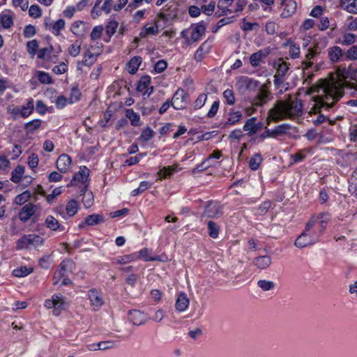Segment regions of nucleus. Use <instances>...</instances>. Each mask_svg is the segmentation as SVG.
<instances>
[{
  "instance_id": "nucleus-39",
  "label": "nucleus",
  "mask_w": 357,
  "mask_h": 357,
  "mask_svg": "<svg viewBox=\"0 0 357 357\" xmlns=\"http://www.w3.org/2000/svg\"><path fill=\"white\" fill-rule=\"evenodd\" d=\"M142 63V58L140 56H134L128 63V70L131 74H135Z\"/></svg>"
},
{
  "instance_id": "nucleus-12",
  "label": "nucleus",
  "mask_w": 357,
  "mask_h": 357,
  "mask_svg": "<svg viewBox=\"0 0 357 357\" xmlns=\"http://www.w3.org/2000/svg\"><path fill=\"white\" fill-rule=\"evenodd\" d=\"M112 10V2L111 0H105L102 4H101V0H97L94 6L93 7L91 14L93 19L98 17L102 13L108 14Z\"/></svg>"
},
{
  "instance_id": "nucleus-17",
  "label": "nucleus",
  "mask_w": 357,
  "mask_h": 357,
  "mask_svg": "<svg viewBox=\"0 0 357 357\" xmlns=\"http://www.w3.org/2000/svg\"><path fill=\"white\" fill-rule=\"evenodd\" d=\"M89 31L87 24L82 20L75 21L70 26V31L77 37H83Z\"/></svg>"
},
{
  "instance_id": "nucleus-50",
  "label": "nucleus",
  "mask_w": 357,
  "mask_h": 357,
  "mask_svg": "<svg viewBox=\"0 0 357 357\" xmlns=\"http://www.w3.org/2000/svg\"><path fill=\"white\" fill-rule=\"evenodd\" d=\"M357 36L351 33H345L342 36V40L340 42L341 45L348 46L353 45L356 41Z\"/></svg>"
},
{
  "instance_id": "nucleus-34",
  "label": "nucleus",
  "mask_w": 357,
  "mask_h": 357,
  "mask_svg": "<svg viewBox=\"0 0 357 357\" xmlns=\"http://www.w3.org/2000/svg\"><path fill=\"white\" fill-rule=\"evenodd\" d=\"M343 55V51L339 46H333L328 50L329 59L333 62H337Z\"/></svg>"
},
{
  "instance_id": "nucleus-43",
  "label": "nucleus",
  "mask_w": 357,
  "mask_h": 357,
  "mask_svg": "<svg viewBox=\"0 0 357 357\" xmlns=\"http://www.w3.org/2000/svg\"><path fill=\"white\" fill-rule=\"evenodd\" d=\"M178 165H175L173 166L163 167L158 172V175L161 178H166L170 176L174 172L177 170Z\"/></svg>"
},
{
  "instance_id": "nucleus-13",
  "label": "nucleus",
  "mask_w": 357,
  "mask_h": 357,
  "mask_svg": "<svg viewBox=\"0 0 357 357\" xmlns=\"http://www.w3.org/2000/svg\"><path fill=\"white\" fill-rule=\"evenodd\" d=\"M222 214V207L217 202H208L204 207L203 215L208 218H218Z\"/></svg>"
},
{
  "instance_id": "nucleus-45",
  "label": "nucleus",
  "mask_w": 357,
  "mask_h": 357,
  "mask_svg": "<svg viewBox=\"0 0 357 357\" xmlns=\"http://www.w3.org/2000/svg\"><path fill=\"white\" fill-rule=\"evenodd\" d=\"M80 195H83L82 202L86 208H89L93 202V195L91 192H88L85 188L82 192L80 190Z\"/></svg>"
},
{
  "instance_id": "nucleus-6",
  "label": "nucleus",
  "mask_w": 357,
  "mask_h": 357,
  "mask_svg": "<svg viewBox=\"0 0 357 357\" xmlns=\"http://www.w3.org/2000/svg\"><path fill=\"white\" fill-rule=\"evenodd\" d=\"M33 110L34 100L33 98H29L25 105L22 107L9 106L7 109L8 112L13 116L14 119L19 117L27 118L33 113Z\"/></svg>"
},
{
  "instance_id": "nucleus-27",
  "label": "nucleus",
  "mask_w": 357,
  "mask_h": 357,
  "mask_svg": "<svg viewBox=\"0 0 357 357\" xmlns=\"http://www.w3.org/2000/svg\"><path fill=\"white\" fill-rule=\"evenodd\" d=\"M189 303L190 301L187 295L183 292L180 293L178 295L176 301V310H178V312H183L188 307Z\"/></svg>"
},
{
  "instance_id": "nucleus-54",
  "label": "nucleus",
  "mask_w": 357,
  "mask_h": 357,
  "mask_svg": "<svg viewBox=\"0 0 357 357\" xmlns=\"http://www.w3.org/2000/svg\"><path fill=\"white\" fill-rule=\"evenodd\" d=\"M289 44V54L292 59L298 58L300 56V47L290 40H288L286 45Z\"/></svg>"
},
{
  "instance_id": "nucleus-18",
  "label": "nucleus",
  "mask_w": 357,
  "mask_h": 357,
  "mask_svg": "<svg viewBox=\"0 0 357 357\" xmlns=\"http://www.w3.org/2000/svg\"><path fill=\"white\" fill-rule=\"evenodd\" d=\"M256 117H252L246 121L243 126V130L247 131L249 136L256 134L263 128L261 122L256 123Z\"/></svg>"
},
{
  "instance_id": "nucleus-46",
  "label": "nucleus",
  "mask_w": 357,
  "mask_h": 357,
  "mask_svg": "<svg viewBox=\"0 0 357 357\" xmlns=\"http://www.w3.org/2000/svg\"><path fill=\"white\" fill-rule=\"evenodd\" d=\"M262 161V157L259 153H255L252 156L249 161V166L252 170H257L259 169L260 164Z\"/></svg>"
},
{
  "instance_id": "nucleus-60",
  "label": "nucleus",
  "mask_w": 357,
  "mask_h": 357,
  "mask_svg": "<svg viewBox=\"0 0 357 357\" xmlns=\"http://www.w3.org/2000/svg\"><path fill=\"white\" fill-rule=\"evenodd\" d=\"M223 97L227 105H233L235 103V96L232 89H226L223 92Z\"/></svg>"
},
{
  "instance_id": "nucleus-61",
  "label": "nucleus",
  "mask_w": 357,
  "mask_h": 357,
  "mask_svg": "<svg viewBox=\"0 0 357 357\" xmlns=\"http://www.w3.org/2000/svg\"><path fill=\"white\" fill-rule=\"evenodd\" d=\"M38 48V43L36 40H29L26 43V49L28 53L33 56L36 52Z\"/></svg>"
},
{
  "instance_id": "nucleus-22",
  "label": "nucleus",
  "mask_w": 357,
  "mask_h": 357,
  "mask_svg": "<svg viewBox=\"0 0 357 357\" xmlns=\"http://www.w3.org/2000/svg\"><path fill=\"white\" fill-rule=\"evenodd\" d=\"M36 206L33 204H27L22 207L19 213V218L21 221L25 222L34 214Z\"/></svg>"
},
{
  "instance_id": "nucleus-19",
  "label": "nucleus",
  "mask_w": 357,
  "mask_h": 357,
  "mask_svg": "<svg viewBox=\"0 0 357 357\" xmlns=\"http://www.w3.org/2000/svg\"><path fill=\"white\" fill-rule=\"evenodd\" d=\"M128 319L133 325L139 326L144 324L147 319V316L139 310H132L128 312Z\"/></svg>"
},
{
  "instance_id": "nucleus-49",
  "label": "nucleus",
  "mask_w": 357,
  "mask_h": 357,
  "mask_svg": "<svg viewBox=\"0 0 357 357\" xmlns=\"http://www.w3.org/2000/svg\"><path fill=\"white\" fill-rule=\"evenodd\" d=\"M207 225L208 235L213 238H218L220 231V227L218 225V224L213 221L210 220L208 222Z\"/></svg>"
},
{
  "instance_id": "nucleus-47",
  "label": "nucleus",
  "mask_w": 357,
  "mask_h": 357,
  "mask_svg": "<svg viewBox=\"0 0 357 357\" xmlns=\"http://www.w3.org/2000/svg\"><path fill=\"white\" fill-rule=\"evenodd\" d=\"M290 128L291 126L286 123L275 126L273 129L271 130L273 137L287 133Z\"/></svg>"
},
{
  "instance_id": "nucleus-31",
  "label": "nucleus",
  "mask_w": 357,
  "mask_h": 357,
  "mask_svg": "<svg viewBox=\"0 0 357 357\" xmlns=\"http://www.w3.org/2000/svg\"><path fill=\"white\" fill-rule=\"evenodd\" d=\"M271 264V258L268 255L259 256L253 259V264L261 270L267 268Z\"/></svg>"
},
{
  "instance_id": "nucleus-9",
  "label": "nucleus",
  "mask_w": 357,
  "mask_h": 357,
  "mask_svg": "<svg viewBox=\"0 0 357 357\" xmlns=\"http://www.w3.org/2000/svg\"><path fill=\"white\" fill-rule=\"evenodd\" d=\"M89 176V169L85 166L80 167L79 171L74 174L70 183L68 184V187L80 185L79 188L82 192L86 188V182L87 181Z\"/></svg>"
},
{
  "instance_id": "nucleus-55",
  "label": "nucleus",
  "mask_w": 357,
  "mask_h": 357,
  "mask_svg": "<svg viewBox=\"0 0 357 357\" xmlns=\"http://www.w3.org/2000/svg\"><path fill=\"white\" fill-rule=\"evenodd\" d=\"M81 96V93L79 89L77 86H73L71 89L70 96L68 100V102L70 104H73L75 102H77Z\"/></svg>"
},
{
  "instance_id": "nucleus-26",
  "label": "nucleus",
  "mask_w": 357,
  "mask_h": 357,
  "mask_svg": "<svg viewBox=\"0 0 357 357\" xmlns=\"http://www.w3.org/2000/svg\"><path fill=\"white\" fill-rule=\"evenodd\" d=\"M313 218L316 220L317 231L320 234V236H321L330 220V215L328 213H321L317 218Z\"/></svg>"
},
{
  "instance_id": "nucleus-3",
  "label": "nucleus",
  "mask_w": 357,
  "mask_h": 357,
  "mask_svg": "<svg viewBox=\"0 0 357 357\" xmlns=\"http://www.w3.org/2000/svg\"><path fill=\"white\" fill-rule=\"evenodd\" d=\"M320 237V234L317 231L316 220L312 218L306 223L304 231L296 239L294 245L298 248H303L315 244Z\"/></svg>"
},
{
  "instance_id": "nucleus-57",
  "label": "nucleus",
  "mask_w": 357,
  "mask_h": 357,
  "mask_svg": "<svg viewBox=\"0 0 357 357\" xmlns=\"http://www.w3.org/2000/svg\"><path fill=\"white\" fill-rule=\"evenodd\" d=\"M32 271V268H28L26 266H20V268L14 269L13 271V274L15 277L20 278L27 276Z\"/></svg>"
},
{
  "instance_id": "nucleus-10",
  "label": "nucleus",
  "mask_w": 357,
  "mask_h": 357,
  "mask_svg": "<svg viewBox=\"0 0 357 357\" xmlns=\"http://www.w3.org/2000/svg\"><path fill=\"white\" fill-rule=\"evenodd\" d=\"M74 267V262L71 259L63 260L54 273L53 284H57L60 279L67 277L68 273L72 272Z\"/></svg>"
},
{
  "instance_id": "nucleus-64",
  "label": "nucleus",
  "mask_w": 357,
  "mask_h": 357,
  "mask_svg": "<svg viewBox=\"0 0 357 357\" xmlns=\"http://www.w3.org/2000/svg\"><path fill=\"white\" fill-rule=\"evenodd\" d=\"M356 190H357V168L353 172L351 181L349 184V191L350 192H354Z\"/></svg>"
},
{
  "instance_id": "nucleus-37",
  "label": "nucleus",
  "mask_w": 357,
  "mask_h": 357,
  "mask_svg": "<svg viewBox=\"0 0 357 357\" xmlns=\"http://www.w3.org/2000/svg\"><path fill=\"white\" fill-rule=\"evenodd\" d=\"M89 298L92 305L95 307H100L102 304V298L99 296L98 292L95 289H91L88 293Z\"/></svg>"
},
{
  "instance_id": "nucleus-20",
  "label": "nucleus",
  "mask_w": 357,
  "mask_h": 357,
  "mask_svg": "<svg viewBox=\"0 0 357 357\" xmlns=\"http://www.w3.org/2000/svg\"><path fill=\"white\" fill-rule=\"evenodd\" d=\"M268 54L269 50L268 49L259 50L252 54L250 56V65L254 68L258 67Z\"/></svg>"
},
{
  "instance_id": "nucleus-11",
  "label": "nucleus",
  "mask_w": 357,
  "mask_h": 357,
  "mask_svg": "<svg viewBox=\"0 0 357 357\" xmlns=\"http://www.w3.org/2000/svg\"><path fill=\"white\" fill-rule=\"evenodd\" d=\"M178 4L175 1L169 2L163 8V11L158 14V17L163 20H172L178 15Z\"/></svg>"
},
{
  "instance_id": "nucleus-4",
  "label": "nucleus",
  "mask_w": 357,
  "mask_h": 357,
  "mask_svg": "<svg viewBox=\"0 0 357 357\" xmlns=\"http://www.w3.org/2000/svg\"><path fill=\"white\" fill-rule=\"evenodd\" d=\"M327 43L328 41L326 38H320L314 41L313 47L308 49V52L305 56L306 60L302 62L303 68L309 69L312 66L313 63L311 60L326 47Z\"/></svg>"
},
{
  "instance_id": "nucleus-7",
  "label": "nucleus",
  "mask_w": 357,
  "mask_h": 357,
  "mask_svg": "<svg viewBox=\"0 0 357 357\" xmlns=\"http://www.w3.org/2000/svg\"><path fill=\"white\" fill-rule=\"evenodd\" d=\"M44 305L47 309L53 308V314L55 316L60 315L62 310L67 307L64 297L61 294H54L51 299H47Z\"/></svg>"
},
{
  "instance_id": "nucleus-15",
  "label": "nucleus",
  "mask_w": 357,
  "mask_h": 357,
  "mask_svg": "<svg viewBox=\"0 0 357 357\" xmlns=\"http://www.w3.org/2000/svg\"><path fill=\"white\" fill-rule=\"evenodd\" d=\"M206 26L203 22L197 24L192 29L191 36L188 39V43L192 45L200 40L205 35Z\"/></svg>"
},
{
  "instance_id": "nucleus-63",
  "label": "nucleus",
  "mask_w": 357,
  "mask_h": 357,
  "mask_svg": "<svg viewBox=\"0 0 357 357\" xmlns=\"http://www.w3.org/2000/svg\"><path fill=\"white\" fill-rule=\"evenodd\" d=\"M345 56L349 61L357 60V45L349 48L346 52Z\"/></svg>"
},
{
  "instance_id": "nucleus-14",
  "label": "nucleus",
  "mask_w": 357,
  "mask_h": 357,
  "mask_svg": "<svg viewBox=\"0 0 357 357\" xmlns=\"http://www.w3.org/2000/svg\"><path fill=\"white\" fill-rule=\"evenodd\" d=\"M185 98L186 93L183 89H179L174 94L171 105L175 109H182L186 105Z\"/></svg>"
},
{
  "instance_id": "nucleus-23",
  "label": "nucleus",
  "mask_w": 357,
  "mask_h": 357,
  "mask_svg": "<svg viewBox=\"0 0 357 357\" xmlns=\"http://www.w3.org/2000/svg\"><path fill=\"white\" fill-rule=\"evenodd\" d=\"M71 158L67 154H61L58 158L56 165L61 172H66L70 168Z\"/></svg>"
},
{
  "instance_id": "nucleus-30",
  "label": "nucleus",
  "mask_w": 357,
  "mask_h": 357,
  "mask_svg": "<svg viewBox=\"0 0 357 357\" xmlns=\"http://www.w3.org/2000/svg\"><path fill=\"white\" fill-rule=\"evenodd\" d=\"M340 6L348 13L357 15V0H340Z\"/></svg>"
},
{
  "instance_id": "nucleus-32",
  "label": "nucleus",
  "mask_w": 357,
  "mask_h": 357,
  "mask_svg": "<svg viewBox=\"0 0 357 357\" xmlns=\"http://www.w3.org/2000/svg\"><path fill=\"white\" fill-rule=\"evenodd\" d=\"M297 4L294 0H288L284 3V8L281 13V17L287 18L291 16L296 10Z\"/></svg>"
},
{
  "instance_id": "nucleus-38",
  "label": "nucleus",
  "mask_w": 357,
  "mask_h": 357,
  "mask_svg": "<svg viewBox=\"0 0 357 357\" xmlns=\"http://www.w3.org/2000/svg\"><path fill=\"white\" fill-rule=\"evenodd\" d=\"M25 169L23 166L18 165L11 173L10 180L15 183H18L23 177Z\"/></svg>"
},
{
  "instance_id": "nucleus-28",
  "label": "nucleus",
  "mask_w": 357,
  "mask_h": 357,
  "mask_svg": "<svg viewBox=\"0 0 357 357\" xmlns=\"http://www.w3.org/2000/svg\"><path fill=\"white\" fill-rule=\"evenodd\" d=\"M103 222V218L98 214L89 215L85 218L84 221L79 224V227H84L86 225L94 226Z\"/></svg>"
},
{
  "instance_id": "nucleus-21",
  "label": "nucleus",
  "mask_w": 357,
  "mask_h": 357,
  "mask_svg": "<svg viewBox=\"0 0 357 357\" xmlns=\"http://www.w3.org/2000/svg\"><path fill=\"white\" fill-rule=\"evenodd\" d=\"M65 26L66 22L63 19H59L49 24L47 22L45 23L46 29H47L56 36L61 35V31L64 29Z\"/></svg>"
},
{
  "instance_id": "nucleus-29",
  "label": "nucleus",
  "mask_w": 357,
  "mask_h": 357,
  "mask_svg": "<svg viewBox=\"0 0 357 357\" xmlns=\"http://www.w3.org/2000/svg\"><path fill=\"white\" fill-rule=\"evenodd\" d=\"M159 33V26L158 24V21H154V24L151 26H147L145 25L141 31L139 32V37L142 38H146L149 35L155 36Z\"/></svg>"
},
{
  "instance_id": "nucleus-41",
  "label": "nucleus",
  "mask_w": 357,
  "mask_h": 357,
  "mask_svg": "<svg viewBox=\"0 0 357 357\" xmlns=\"http://www.w3.org/2000/svg\"><path fill=\"white\" fill-rule=\"evenodd\" d=\"M126 116L130 121L132 126H139L141 125L139 115L132 109H127L126 111Z\"/></svg>"
},
{
  "instance_id": "nucleus-33",
  "label": "nucleus",
  "mask_w": 357,
  "mask_h": 357,
  "mask_svg": "<svg viewBox=\"0 0 357 357\" xmlns=\"http://www.w3.org/2000/svg\"><path fill=\"white\" fill-rule=\"evenodd\" d=\"M0 20L1 26L4 29L10 28L13 25V13L11 10L1 13L0 14Z\"/></svg>"
},
{
  "instance_id": "nucleus-62",
  "label": "nucleus",
  "mask_w": 357,
  "mask_h": 357,
  "mask_svg": "<svg viewBox=\"0 0 357 357\" xmlns=\"http://www.w3.org/2000/svg\"><path fill=\"white\" fill-rule=\"evenodd\" d=\"M215 6V1H211L208 4L202 6L201 10L204 14H206L208 16H210L214 12Z\"/></svg>"
},
{
  "instance_id": "nucleus-59",
  "label": "nucleus",
  "mask_w": 357,
  "mask_h": 357,
  "mask_svg": "<svg viewBox=\"0 0 357 357\" xmlns=\"http://www.w3.org/2000/svg\"><path fill=\"white\" fill-rule=\"evenodd\" d=\"M234 21V17H224L221 20H220L218 23L216 24V26L213 29V32L216 33L219 29L225 25L229 24Z\"/></svg>"
},
{
  "instance_id": "nucleus-56",
  "label": "nucleus",
  "mask_w": 357,
  "mask_h": 357,
  "mask_svg": "<svg viewBox=\"0 0 357 357\" xmlns=\"http://www.w3.org/2000/svg\"><path fill=\"white\" fill-rule=\"evenodd\" d=\"M30 197L31 192L29 190H26L15 197V203L17 205H22L23 204L26 202Z\"/></svg>"
},
{
  "instance_id": "nucleus-16",
  "label": "nucleus",
  "mask_w": 357,
  "mask_h": 357,
  "mask_svg": "<svg viewBox=\"0 0 357 357\" xmlns=\"http://www.w3.org/2000/svg\"><path fill=\"white\" fill-rule=\"evenodd\" d=\"M270 92L265 85H261L258 89V93L253 99V104L255 106H263L269 100Z\"/></svg>"
},
{
  "instance_id": "nucleus-35",
  "label": "nucleus",
  "mask_w": 357,
  "mask_h": 357,
  "mask_svg": "<svg viewBox=\"0 0 357 357\" xmlns=\"http://www.w3.org/2000/svg\"><path fill=\"white\" fill-rule=\"evenodd\" d=\"M210 49L211 45L208 43V41H204L195 52L194 59L197 61H201L204 58V55L206 54L210 50Z\"/></svg>"
},
{
  "instance_id": "nucleus-1",
  "label": "nucleus",
  "mask_w": 357,
  "mask_h": 357,
  "mask_svg": "<svg viewBox=\"0 0 357 357\" xmlns=\"http://www.w3.org/2000/svg\"><path fill=\"white\" fill-rule=\"evenodd\" d=\"M347 89L353 96H357V68H338L336 77L324 84L321 96L317 104L319 107H331L338 102Z\"/></svg>"
},
{
  "instance_id": "nucleus-52",
  "label": "nucleus",
  "mask_w": 357,
  "mask_h": 357,
  "mask_svg": "<svg viewBox=\"0 0 357 357\" xmlns=\"http://www.w3.org/2000/svg\"><path fill=\"white\" fill-rule=\"evenodd\" d=\"M139 257L145 261H158L159 257H153L151 256V251L147 248H143L139 252Z\"/></svg>"
},
{
  "instance_id": "nucleus-40",
  "label": "nucleus",
  "mask_w": 357,
  "mask_h": 357,
  "mask_svg": "<svg viewBox=\"0 0 357 357\" xmlns=\"http://www.w3.org/2000/svg\"><path fill=\"white\" fill-rule=\"evenodd\" d=\"M78 208V202L75 199H72L69 201L66 204V213L68 217H73L77 213Z\"/></svg>"
},
{
  "instance_id": "nucleus-5",
  "label": "nucleus",
  "mask_w": 357,
  "mask_h": 357,
  "mask_svg": "<svg viewBox=\"0 0 357 357\" xmlns=\"http://www.w3.org/2000/svg\"><path fill=\"white\" fill-rule=\"evenodd\" d=\"M44 243V238L35 234L24 235L16 243L18 250L29 249L31 247L35 248L40 247Z\"/></svg>"
},
{
  "instance_id": "nucleus-2",
  "label": "nucleus",
  "mask_w": 357,
  "mask_h": 357,
  "mask_svg": "<svg viewBox=\"0 0 357 357\" xmlns=\"http://www.w3.org/2000/svg\"><path fill=\"white\" fill-rule=\"evenodd\" d=\"M303 114V104L298 98H289L284 100H278L269 110L268 120L279 121L286 119H294Z\"/></svg>"
},
{
  "instance_id": "nucleus-58",
  "label": "nucleus",
  "mask_w": 357,
  "mask_h": 357,
  "mask_svg": "<svg viewBox=\"0 0 357 357\" xmlns=\"http://www.w3.org/2000/svg\"><path fill=\"white\" fill-rule=\"evenodd\" d=\"M81 50V43L78 40H76L74 43L70 45L68 47V54L73 56L76 57L79 55Z\"/></svg>"
},
{
  "instance_id": "nucleus-36",
  "label": "nucleus",
  "mask_w": 357,
  "mask_h": 357,
  "mask_svg": "<svg viewBox=\"0 0 357 357\" xmlns=\"http://www.w3.org/2000/svg\"><path fill=\"white\" fill-rule=\"evenodd\" d=\"M274 68L276 69V75L284 77L289 70V64L282 59H279L274 62Z\"/></svg>"
},
{
  "instance_id": "nucleus-25",
  "label": "nucleus",
  "mask_w": 357,
  "mask_h": 357,
  "mask_svg": "<svg viewBox=\"0 0 357 357\" xmlns=\"http://www.w3.org/2000/svg\"><path fill=\"white\" fill-rule=\"evenodd\" d=\"M45 226L53 231H63L65 230L63 225H61L59 222L52 215H47L45 220Z\"/></svg>"
},
{
  "instance_id": "nucleus-44",
  "label": "nucleus",
  "mask_w": 357,
  "mask_h": 357,
  "mask_svg": "<svg viewBox=\"0 0 357 357\" xmlns=\"http://www.w3.org/2000/svg\"><path fill=\"white\" fill-rule=\"evenodd\" d=\"M41 125V120L33 119L25 123L24 129L28 133H33L35 130L38 129Z\"/></svg>"
},
{
  "instance_id": "nucleus-24",
  "label": "nucleus",
  "mask_w": 357,
  "mask_h": 357,
  "mask_svg": "<svg viewBox=\"0 0 357 357\" xmlns=\"http://www.w3.org/2000/svg\"><path fill=\"white\" fill-rule=\"evenodd\" d=\"M151 84V77L149 75L142 76L137 86V91L143 92L144 94L149 96L153 92V87H149Z\"/></svg>"
},
{
  "instance_id": "nucleus-51",
  "label": "nucleus",
  "mask_w": 357,
  "mask_h": 357,
  "mask_svg": "<svg viewBox=\"0 0 357 357\" xmlns=\"http://www.w3.org/2000/svg\"><path fill=\"white\" fill-rule=\"evenodd\" d=\"M151 185H152V183L151 182H149V181H142L139 183L138 188H137L136 189L133 190L131 192V195L132 196H137V195L142 194L145 190L149 189L151 186Z\"/></svg>"
},
{
  "instance_id": "nucleus-53",
  "label": "nucleus",
  "mask_w": 357,
  "mask_h": 357,
  "mask_svg": "<svg viewBox=\"0 0 357 357\" xmlns=\"http://www.w3.org/2000/svg\"><path fill=\"white\" fill-rule=\"evenodd\" d=\"M257 286L263 291H270L275 288V284L273 281L266 280H260L257 282Z\"/></svg>"
},
{
  "instance_id": "nucleus-8",
  "label": "nucleus",
  "mask_w": 357,
  "mask_h": 357,
  "mask_svg": "<svg viewBox=\"0 0 357 357\" xmlns=\"http://www.w3.org/2000/svg\"><path fill=\"white\" fill-rule=\"evenodd\" d=\"M323 87H324V84L319 89V90H318L319 94L317 96H314L313 98L314 104L309 112V114L310 115L318 114L316 119L312 120V122L314 123V124H315V125H319L326 121L325 116L320 114L321 111L323 109L328 110V109L332 108L335 105V103H334L332 106L328 107H319V105H317L318 103V100L319 99V98L321 96V89Z\"/></svg>"
},
{
  "instance_id": "nucleus-42",
  "label": "nucleus",
  "mask_w": 357,
  "mask_h": 357,
  "mask_svg": "<svg viewBox=\"0 0 357 357\" xmlns=\"http://www.w3.org/2000/svg\"><path fill=\"white\" fill-rule=\"evenodd\" d=\"M243 114L241 111L231 110L229 112V117L227 119V124L234 125L238 123L242 119Z\"/></svg>"
},
{
  "instance_id": "nucleus-48",
  "label": "nucleus",
  "mask_w": 357,
  "mask_h": 357,
  "mask_svg": "<svg viewBox=\"0 0 357 357\" xmlns=\"http://www.w3.org/2000/svg\"><path fill=\"white\" fill-rule=\"evenodd\" d=\"M36 73L38 75V81L41 84H51L53 83V79L48 73H46L45 71L38 70L36 72Z\"/></svg>"
}]
</instances>
